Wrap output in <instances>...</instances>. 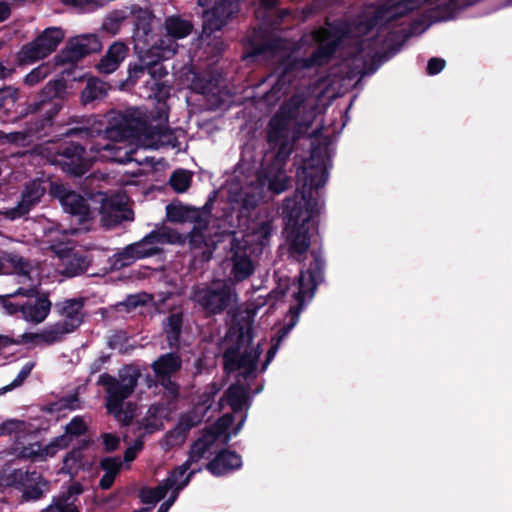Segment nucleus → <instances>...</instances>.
<instances>
[{
	"label": "nucleus",
	"instance_id": "nucleus-1",
	"mask_svg": "<svg viewBox=\"0 0 512 512\" xmlns=\"http://www.w3.org/2000/svg\"><path fill=\"white\" fill-rule=\"evenodd\" d=\"M107 117L108 127L104 135L90 146V154L74 143L63 149V165L68 172L77 176L82 175L96 160L120 163L132 161V154L138 147L156 149L169 142L168 116L164 103L158 107L157 118L149 122L139 109L125 114L111 112Z\"/></svg>",
	"mask_w": 512,
	"mask_h": 512
},
{
	"label": "nucleus",
	"instance_id": "nucleus-2",
	"mask_svg": "<svg viewBox=\"0 0 512 512\" xmlns=\"http://www.w3.org/2000/svg\"><path fill=\"white\" fill-rule=\"evenodd\" d=\"M297 177L302 188L295 194L293 200L286 202L288 222L285 235L291 257L300 260L310 246L307 233L312 220L320 211L319 199L314 195V190L325 184L326 166L323 161L312 158L298 171Z\"/></svg>",
	"mask_w": 512,
	"mask_h": 512
},
{
	"label": "nucleus",
	"instance_id": "nucleus-3",
	"mask_svg": "<svg viewBox=\"0 0 512 512\" xmlns=\"http://www.w3.org/2000/svg\"><path fill=\"white\" fill-rule=\"evenodd\" d=\"M303 99L300 96L293 97L291 101L283 106L280 112L275 115L269 123L268 140L278 147L276 162L266 168L258 177L260 188L257 191L246 193L242 198V206L245 209H253L264 196V188L273 193L279 194L287 189L289 178L281 167V163L291 153L296 138V118L300 111Z\"/></svg>",
	"mask_w": 512,
	"mask_h": 512
},
{
	"label": "nucleus",
	"instance_id": "nucleus-4",
	"mask_svg": "<svg viewBox=\"0 0 512 512\" xmlns=\"http://www.w3.org/2000/svg\"><path fill=\"white\" fill-rule=\"evenodd\" d=\"M60 319L37 333H24L23 343L33 345H52L61 341L67 334L75 331L83 321V302L68 299L56 304Z\"/></svg>",
	"mask_w": 512,
	"mask_h": 512
},
{
	"label": "nucleus",
	"instance_id": "nucleus-5",
	"mask_svg": "<svg viewBox=\"0 0 512 512\" xmlns=\"http://www.w3.org/2000/svg\"><path fill=\"white\" fill-rule=\"evenodd\" d=\"M153 16L147 10H139L136 14L135 31L133 35L134 49L137 53H150L159 59H168L177 49V39L164 29L157 35L151 33Z\"/></svg>",
	"mask_w": 512,
	"mask_h": 512
},
{
	"label": "nucleus",
	"instance_id": "nucleus-6",
	"mask_svg": "<svg viewBox=\"0 0 512 512\" xmlns=\"http://www.w3.org/2000/svg\"><path fill=\"white\" fill-rule=\"evenodd\" d=\"M139 376L140 373L136 368L127 366L120 371L119 379L106 374L99 378V382L106 387L108 393L106 404L108 412L125 424L133 418L134 414L130 405L124 409V400L134 391Z\"/></svg>",
	"mask_w": 512,
	"mask_h": 512
},
{
	"label": "nucleus",
	"instance_id": "nucleus-7",
	"mask_svg": "<svg viewBox=\"0 0 512 512\" xmlns=\"http://www.w3.org/2000/svg\"><path fill=\"white\" fill-rule=\"evenodd\" d=\"M261 352V341L254 340L253 330L247 324L238 330L237 346L225 351V367L229 372H237L244 378L254 376Z\"/></svg>",
	"mask_w": 512,
	"mask_h": 512
},
{
	"label": "nucleus",
	"instance_id": "nucleus-8",
	"mask_svg": "<svg viewBox=\"0 0 512 512\" xmlns=\"http://www.w3.org/2000/svg\"><path fill=\"white\" fill-rule=\"evenodd\" d=\"M178 239L179 236L169 230L153 231L140 241L129 244L114 254L112 266L115 269L128 267L138 260L159 254L163 244L175 243Z\"/></svg>",
	"mask_w": 512,
	"mask_h": 512
},
{
	"label": "nucleus",
	"instance_id": "nucleus-9",
	"mask_svg": "<svg viewBox=\"0 0 512 512\" xmlns=\"http://www.w3.org/2000/svg\"><path fill=\"white\" fill-rule=\"evenodd\" d=\"M191 298L208 314L220 313L237 302L234 290L222 280L194 288Z\"/></svg>",
	"mask_w": 512,
	"mask_h": 512
},
{
	"label": "nucleus",
	"instance_id": "nucleus-10",
	"mask_svg": "<svg viewBox=\"0 0 512 512\" xmlns=\"http://www.w3.org/2000/svg\"><path fill=\"white\" fill-rule=\"evenodd\" d=\"M190 468L185 463L175 467L157 487L146 488L141 491L142 501L147 504H155L167 494H170L168 499L175 502L179 492L188 485L192 476L197 472V470Z\"/></svg>",
	"mask_w": 512,
	"mask_h": 512
},
{
	"label": "nucleus",
	"instance_id": "nucleus-11",
	"mask_svg": "<svg viewBox=\"0 0 512 512\" xmlns=\"http://www.w3.org/2000/svg\"><path fill=\"white\" fill-rule=\"evenodd\" d=\"M14 275L13 280L18 285L14 294L22 295L26 298H33L37 295L40 285V274L38 267L29 263L18 254L10 258L9 272Z\"/></svg>",
	"mask_w": 512,
	"mask_h": 512
},
{
	"label": "nucleus",
	"instance_id": "nucleus-12",
	"mask_svg": "<svg viewBox=\"0 0 512 512\" xmlns=\"http://www.w3.org/2000/svg\"><path fill=\"white\" fill-rule=\"evenodd\" d=\"M64 33L60 28H47L33 42L24 45L18 52L21 63H33L52 53L63 40Z\"/></svg>",
	"mask_w": 512,
	"mask_h": 512
},
{
	"label": "nucleus",
	"instance_id": "nucleus-13",
	"mask_svg": "<svg viewBox=\"0 0 512 512\" xmlns=\"http://www.w3.org/2000/svg\"><path fill=\"white\" fill-rule=\"evenodd\" d=\"M198 4L207 8L203 13V34L206 35L220 30L238 11L237 0H198Z\"/></svg>",
	"mask_w": 512,
	"mask_h": 512
},
{
	"label": "nucleus",
	"instance_id": "nucleus-14",
	"mask_svg": "<svg viewBox=\"0 0 512 512\" xmlns=\"http://www.w3.org/2000/svg\"><path fill=\"white\" fill-rule=\"evenodd\" d=\"M230 253V277L236 282L250 277L256 267L255 257L260 254L259 248H251L235 238L231 244Z\"/></svg>",
	"mask_w": 512,
	"mask_h": 512
},
{
	"label": "nucleus",
	"instance_id": "nucleus-15",
	"mask_svg": "<svg viewBox=\"0 0 512 512\" xmlns=\"http://www.w3.org/2000/svg\"><path fill=\"white\" fill-rule=\"evenodd\" d=\"M50 192L60 200L63 209L77 217L79 222L82 223L91 218L92 212L89 204L81 195L67 190L60 183H51Z\"/></svg>",
	"mask_w": 512,
	"mask_h": 512
},
{
	"label": "nucleus",
	"instance_id": "nucleus-16",
	"mask_svg": "<svg viewBox=\"0 0 512 512\" xmlns=\"http://www.w3.org/2000/svg\"><path fill=\"white\" fill-rule=\"evenodd\" d=\"M131 219L125 194H116L102 199L101 223L107 228L114 227L123 220Z\"/></svg>",
	"mask_w": 512,
	"mask_h": 512
},
{
	"label": "nucleus",
	"instance_id": "nucleus-17",
	"mask_svg": "<svg viewBox=\"0 0 512 512\" xmlns=\"http://www.w3.org/2000/svg\"><path fill=\"white\" fill-rule=\"evenodd\" d=\"M46 192L44 181L33 180L30 182L21 194V199L15 207L3 211V215L11 220L20 218L40 202Z\"/></svg>",
	"mask_w": 512,
	"mask_h": 512
},
{
	"label": "nucleus",
	"instance_id": "nucleus-18",
	"mask_svg": "<svg viewBox=\"0 0 512 512\" xmlns=\"http://www.w3.org/2000/svg\"><path fill=\"white\" fill-rule=\"evenodd\" d=\"M101 49V43L96 35L88 34L72 38L62 50V62H77L84 56Z\"/></svg>",
	"mask_w": 512,
	"mask_h": 512
},
{
	"label": "nucleus",
	"instance_id": "nucleus-19",
	"mask_svg": "<svg viewBox=\"0 0 512 512\" xmlns=\"http://www.w3.org/2000/svg\"><path fill=\"white\" fill-rule=\"evenodd\" d=\"M63 89L64 85L61 81L48 82L42 91L40 99L29 105L28 112H42L48 118H51L53 115L57 114L61 108V103L56 98Z\"/></svg>",
	"mask_w": 512,
	"mask_h": 512
},
{
	"label": "nucleus",
	"instance_id": "nucleus-20",
	"mask_svg": "<svg viewBox=\"0 0 512 512\" xmlns=\"http://www.w3.org/2000/svg\"><path fill=\"white\" fill-rule=\"evenodd\" d=\"M28 300L21 305L22 318L33 324L42 323L48 316L51 310V302L45 294H39Z\"/></svg>",
	"mask_w": 512,
	"mask_h": 512
},
{
	"label": "nucleus",
	"instance_id": "nucleus-21",
	"mask_svg": "<svg viewBox=\"0 0 512 512\" xmlns=\"http://www.w3.org/2000/svg\"><path fill=\"white\" fill-rule=\"evenodd\" d=\"M274 230L273 220L270 218L259 219L251 227L247 234L239 239L240 242L251 248H259V253L269 242V238Z\"/></svg>",
	"mask_w": 512,
	"mask_h": 512
},
{
	"label": "nucleus",
	"instance_id": "nucleus-22",
	"mask_svg": "<svg viewBox=\"0 0 512 512\" xmlns=\"http://www.w3.org/2000/svg\"><path fill=\"white\" fill-rule=\"evenodd\" d=\"M83 492L80 483L72 484L68 490L53 498L51 504L42 512H79L75 505L76 497Z\"/></svg>",
	"mask_w": 512,
	"mask_h": 512
},
{
	"label": "nucleus",
	"instance_id": "nucleus-23",
	"mask_svg": "<svg viewBox=\"0 0 512 512\" xmlns=\"http://www.w3.org/2000/svg\"><path fill=\"white\" fill-rule=\"evenodd\" d=\"M201 420L202 418L198 414L197 410L182 416L177 426L166 436L168 445L176 446L182 444L185 441L187 432L194 426L198 425Z\"/></svg>",
	"mask_w": 512,
	"mask_h": 512
},
{
	"label": "nucleus",
	"instance_id": "nucleus-24",
	"mask_svg": "<svg viewBox=\"0 0 512 512\" xmlns=\"http://www.w3.org/2000/svg\"><path fill=\"white\" fill-rule=\"evenodd\" d=\"M127 46L122 42H115L110 46L106 55L100 60L97 67L100 72L109 74L114 72L125 59Z\"/></svg>",
	"mask_w": 512,
	"mask_h": 512
},
{
	"label": "nucleus",
	"instance_id": "nucleus-25",
	"mask_svg": "<svg viewBox=\"0 0 512 512\" xmlns=\"http://www.w3.org/2000/svg\"><path fill=\"white\" fill-rule=\"evenodd\" d=\"M241 464V457L238 454L230 451H223L207 465V469L212 474L220 476L233 469L239 468Z\"/></svg>",
	"mask_w": 512,
	"mask_h": 512
},
{
	"label": "nucleus",
	"instance_id": "nucleus-26",
	"mask_svg": "<svg viewBox=\"0 0 512 512\" xmlns=\"http://www.w3.org/2000/svg\"><path fill=\"white\" fill-rule=\"evenodd\" d=\"M181 367V359L174 353L160 356L152 364V369L159 380L165 381Z\"/></svg>",
	"mask_w": 512,
	"mask_h": 512
},
{
	"label": "nucleus",
	"instance_id": "nucleus-27",
	"mask_svg": "<svg viewBox=\"0 0 512 512\" xmlns=\"http://www.w3.org/2000/svg\"><path fill=\"white\" fill-rule=\"evenodd\" d=\"M147 73L153 80L152 88H156L162 96L168 94V89L164 86L163 83H160L159 80L167 74L166 70L162 65L154 64V65H136L130 71L131 78H138L141 75Z\"/></svg>",
	"mask_w": 512,
	"mask_h": 512
},
{
	"label": "nucleus",
	"instance_id": "nucleus-28",
	"mask_svg": "<svg viewBox=\"0 0 512 512\" xmlns=\"http://www.w3.org/2000/svg\"><path fill=\"white\" fill-rule=\"evenodd\" d=\"M223 401H226L234 412L241 411L248 405L247 389L240 384L232 385L225 393Z\"/></svg>",
	"mask_w": 512,
	"mask_h": 512
},
{
	"label": "nucleus",
	"instance_id": "nucleus-29",
	"mask_svg": "<svg viewBox=\"0 0 512 512\" xmlns=\"http://www.w3.org/2000/svg\"><path fill=\"white\" fill-rule=\"evenodd\" d=\"M214 441L215 434H211L206 431L201 438L193 443L189 451L188 458L184 463L191 467L192 464L201 460Z\"/></svg>",
	"mask_w": 512,
	"mask_h": 512
},
{
	"label": "nucleus",
	"instance_id": "nucleus-30",
	"mask_svg": "<svg viewBox=\"0 0 512 512\" xmlns=\"http://www.w3.org/2000/svg\"><path fill=\"white\" fill-rule=\"evenodd\" d=\"M192 28L191 22L177 16L168 17L163 26L164 31L177 40L187 37L191 33Z\"/></svg>",
	"mask_w": 512,
	"mask_h": 512
},
{
	"label": "nucleus",
	"instance_id": "nucleus-31",
	"mask_svg": "<svg viewBox=\"0 0 512 512\" xmlns=\"http://www.w3.org/2000/svg\"><path fill=\"white\" fill-rule=\"evenodd\" d=\"M106 92L107 89L103 82L90 79L81 93L82 102L88 104L94 100L101 99L106 95Z\"/></svg>",
	"mask_w": 512,
	"mask_h": 512
},
{
	"label": "nucleus",
	"instance_id": "nucleus-32",
	"mask_svg": "<svg viewBox=\"0 0 512 512\" xmlns=\"http://www.w3.org/2000/svg\"><path fill=\"white\" fill-rule=\"evenodd\" d=\"M310 290H311L310 281H309V279H307L306 273L304 271H301V273L299 275V288H298V291L296 293H294L295 298L298 302V307L290 308V313L292 314V319H293V322H292L290 328H292L296 324V318L298 317L299 309H300L301 305L303 304L304 297L307 295V293Z\"/></svg>",
	"mask_w": 512,
	"mask_h": 512
},
{
	"label": "nucleus",
	"instance_id": "nucleus-33",
	"mask_svg": "<svg viewBox=\"0 0 512 512\" xmlns=\"http://www.w3.org/2000/svg\"><path fill=\"white\" fill-rule=\"evenodd\" d=\"M70 444V439L67 435H61L54 438L49 444L41 446L39 460H46L55 456L58 451L67 448Z\"/></svg>",
	"mask_w": 512,
	"mask_h": 512
},
{
	"label": "nucleus",
	"instance_id": "nucleus-34",
	"mask_svg": "<svg viewBox=\"0 0 512 512\" xmlns=\"http://www.w3.org/2000/svg\"><path fill=\"white\" fill-rule=\"evenodd\" d=\"M85 466L82 451L80 449L72 450L63 460V471L71 476L76 475L79 470Z\"/></svg>",
	"mask_w": 512,
	"mask_h": 512
},
{
	"label": "nucleus",
	"instance_id": "nucleus-35",
	"mask_svg": "<svg viewBox=\"0 0 512 512\" xmlns=\"http://www.w3.org/2000/svg\"><path fill=\"white\" fill-rule=\"evenodd\" d=\"M18 100V90L8 86L0 89V112L9 113L14 110Z\"/></svg>",
	"mask_w": 512,
	"mask_h": 512
},
{
	"label": "nucleus",
	"instance_id": "nucleus-36",
	"mask_svg": "<svg viewBox=\"0 0 512 512\" xmlns=\"http://www.w3.org/2000/svg\"><path fill=\"white\" fill-rule=\"evenodd\" d=\"M77 232V229H71L69 232L60 231L58 229H50L46 233L47 243H49L50 248L56 252L66 251V248L58 250V247L68 241V234H75Z\"/></svg>",
	"mask_w": 512,
	"mask_h": 512
},
{
	"label": "nucleus",
	"instance_id": "nucleus-37",
	"mask_svg": "<svg viewBox=\"0 0 512 512\" xmlns=\"http://www.w3.org/2000/svg\"><path fill=\"white\" fill-rule=\"evenodd\" d=\"M182 319L179 314H172L167 319L166 333L170 345L176 343L181 329Z\"/></svg>",
	"mask_w": 512,
	"mask_h": 512
},
{
	"label": "nucleus",
	"instance_id": "nucleus-38",
	"mask_svg": "<svg viewBox=\"0 0 512 512\" xmlns=\"http://www.w3.org/2000/svg\"><path fill=\"white\" fill-rule=\"evenodd\" d=\"M191 175L186 171H177L172 174L170 184L177 192H184L190 186Z\"/></svg>",
	"mask_w": 512,
	"mask_h": 512
},
{
	"label": "nucleus",
	"instance_id": "nucleus-39",
	"mask_svg": "<svg viewBox=\"0 0 512 512\" xmlns=\"http://www.w3.org/2000/svg\"><path fill=\"white\" fill-rule=\"evenodd\" d=\"M26 431L25 422L17 419H8L0 424V436L19 434Z\"/></svg>",
	"mask_w": 512,
	"mask_h": 512
},
{
	"label": "nucleus",
	"instance_id": "nucleus-40",
	"mask_svg": "<svg viewBox=\"0 0 512 512\" xmlns=\"http://www.w3.org/2000/svg\"><path fill=\"white\" fill-rule=\"evenodd\" d=\"M18 296L19 295L14 294V291L6 295L0 296V307L2 308L4 313H6L7 315H14L17 312L21 313L22 303L12 301L13 298Z\"/></svg>",
	"mask_w": 512,
	"mask_h": 512
},
{
	"label": "nucleus",
	"instance_id": "nucleus-41",
	"mask_svg": "<svg viewBox=\"0 0 512 512\" xmlns=\"http://www.w3.org/2000/svg\"><path fill=\"white\" fill-rule=\"evenodd\" d=\"M87 430V424L81 417H74L67 425L65 433L72 440V437H77L85 433Z\"/></svg>",
	"mask_w": 512,
	"mask_h": 512
},
{
	"label": "nucleus",
	"instance_id": "nucleus-42",
	"mask_svg": "<svg viewBox=\"0 0 512 512\" xmlns=\"http://www.w3.org/2000/svg\"><path fill=\"white\" fill-rule=\"evenodd\" d=\"M32 368H33V363H31V362L26 363L22 367V369L19 372V374L17 375V377L9 385H6V386L0 388V396L5 394L6 392L13 390L16 387H19L24 382V380L27 378V376L30 374Z\"/></svg>",
	"mask_w": 512,
	"mask_h": 512
},
{
	"label": "nucleus",
	"instance_id": "nucleus-43",
	"mask_svg": "<svg viewBox=\"0 0 512 512\" xmlns=\"http://www.w3.org/2000/svg\"><path fill=\"white\" fill-rule=\"evenodd\" d=\"M123 21L124 16L121 13L115 12L105 19L102 27L106 32L110 34H116L119 31Z\"/></svg>",
	"mask_w": 512,
	"mask_h": 512
},
{
	"label": "nucleus",
	"instance_id": "nucleus-44",
	"mask_svg": "<svg viewBox=\"0 0 512 512\" xmlns=\"http://www.w3.org/2000/svg\"><path fill=\"white\" fill-rule=\"evenodd\" d=\"M79 408L78 398L74 396H70L67 398L60 399L59 401L53 403L50 407L51 412H60L63 410H75Z\"/></svg>",
	"mask_w": 512,
	"mask_h": 512
},
{
	"label": "nucleus",
	"instance_id": "nucleus-45",
	"mask_svg": "<svg viewBox=\"0 0 512 512\" xmlns=\"http://www.w3.org/2000/svg\"><path fill=\"white\" fill-rule=\"evenodd\" d=\"M50 74V68L47 65H41L32 70L25 77V83L28 85H35Z\"/></svg>",
	"mask_w": 512,
	"mask_h": 512
},
{
	"label": "nucleus",
	"instance_id": "nucleus-46",
	"mask_svg": "<svg viewBox=\"0 0 512 512\" xmlns=\"http://www.w3.org/2000/svg\"><path fill=\"white\" fill-rule=\"evenodd\" d=\"M233 422V417L229 414L221 417L217 423L207 430L208 433L215 434V439L222 433H224Z\"/></svg>",
	"mask_w": 512,
	"mask_h": 512
},
{
	"label": "nucleus",
	"instance_id": "nucleus-47",
	"mask_svg": "<svg viewBox=\"0 0 512 512\" xmlns=\"http://www.w3.org/2000/svg\"><path fill=\"white\" fill-rule=\"evenodd\" d=\"M122 463L119 458H106L101 462V467L105 470V473L111 474L116 477Z\"/></svg>",
	"mask_w": 512,
	"mask_h": 512
},
{
	"label": "nucleus",
	"instance_id": "nucleus-48",
	"mask_svg": "<svg viewBox=\"0 0 512 512\" xmlns=\"http://www.w3.org/2000/svg\"><path fill=\"white\" fill-rule=\"evenodd\" d=\"M26 138V134L24 132H11L4 133L0 130V143H16L20 141H24Z\"/></svg>",
	"mask_w": 512,
	"mask_h": 512
},
{
	"label": "nucleus",
	"instance_id": "nucleus-49",
	"mask_svg": "<svg viewBox=\"0 0 512 512\" xmlns=\"http://www.w3.org/2000/svg\"><path fill=\"white\" fill-rule=\"evenodd\" d=\"M41 451V445L39 443L30 444L24 447L21 451V456L24 458H31L33 460H39V454Z\"/></svg>",
	"mask_w": 512,
	"mask_h": 512
},
{
	"label": "nucleus",
	"instance_id": "nucleus-50",
	"mask_svg": "<svg viewBox=\"0 0 512 512\" xmlns=\"http://www.w3.org/2000/svg\"><path fill=\"white\" fill-rule=\"evenodd\" d=\"M102 440L105 450L108 452L114 451L119 445V438L111 433H104Z\"/></svg>",
	"mask_w": 512,
	"mask_h": 512
},
{
	"label": "nucleus",
	"instance_id": "nucleus-51",
	"mask_svg": "<svg viewBox=\"0 0 512 512\" xmlns=\"http://www.w3.org/2000/svg\"><path fill=\"white\" fill-rule=\"evenodd\" d=\"M445 67V60L441 58H432L427 65V72L430 75H435L441 72Z\"/></svg>",
	"mask_w": 512,
	"mask_h": 512
},
{
	"label": "nucleus",
	"instance_id": "nucleus-52",
	"mask_svg": "<svg viewBox=\"0 0 512 512\" xmlns=\"http://www.w3.org/2000/svg\"><path fill=\"white\" fill-rule=\"evenodd\" d=\"M26 477V472L22 470H14L10 473L7 479L2 476L1 483L4 485H15L17 482H21Z\"/></svg>",
	"mask_w": 512,
	"mask_h": 512
},
{
	"label": "nucleus",
	"instance_id": "nucleus-53",
	"mask_svg": "<svg viewBox=\"0 0 512 512\" xmlns=\"http://www.w3.org/2000/svg\"><path fill=\"white\" fill-rule=\"evenodd\" d=\"M14 253L0 251V274H7L9 272L10 258Z\"/></svg>",
	"mask_w": 512,
	"mask_h": 512
},
{
	"label": "nucleus",
	"instance_id": "nucleus-54",
	"mask_svg": "<svg viewBox=\"0 0 512 512\" xmlns=\"http://www.w3.org/2000/svg\"><path fill=\"white\" fill-rule=\"evenodd\" d=\"M142 449V443H136L134 446L129 447L124 454V459L130 462L135 459L136 454Z\"/></svg>",
	"mask_w": 512,
	"mask_h": 512
},
{
	"label": "nucleus",
	"instance_id": "nucleus-55",
	"mask_svg": "<svg viewBox=\"0 0 512 512\" xmlns=\"http://www.w3.org/2000/svg\"><path fill=\"white\" fill-rule=\"evenodd\" d=\"M64 4L76 8H84L88 5L96 4L99 0H62Z\"/></svg>",
	"mask_w": 512,
	"mask_h": 512
},
{
	"label": "nucleus",
	"instance_id": "nucleus-56",
	"mask_svg": "<svg viewBox=\"0 0 512 512\" xmlns=\"http://www.w3.org/2000/svg\"><path fill=\"white\" fill-rule=\"evenodd\" d=\"M11 13L10 4L7 1H0V22L5 21Z\"/></svg>",
	"mask_w": 512,
	"mask_h": 512
},
{
	"label": "nucleus",
	"instance_id": "nucleus-57",
	"mask_svg": "<svg viewBox=\"0 0 512 512\" xmlns=\"http://www.w3.org/2000/svg\"><path fill=\"white\" fill-rule=\"evenodd\" d=\"M114 479L115 476L105 473L100 479L99 485L102 489H109L112 486Z\"/></svg>",
	"mask_w": 512,
	"mask_h": 512
},
{
	"label": "nucleus",
	"instance_id": "nucleus-58",
	"mask_svg": "<svg viewBox=\"0 0 512 512\" xmlns=\"http://www.w3.org/2000/svg\"><path fill=\"white\" fill-rule=\"evenodd\" d=\"M168 216L172 221H182L181 209H171L168 211Z\"/></svg>",
	"mask_w": 512,
	"mask_h": 512
},
{
	"label": "nucleus",
	"instance_id": "nucleus-59",
	"mask_svg": "<svg viewBox=\"0 0 512 512\" xmlns=\"http://www.w3.org/2000/svg\"><path fill=\"white\" fill-rule=\"evenodd\" d=\"M165 388L168 390V392L172 396H176L178 389H177V386L174 383L168 381V383L166 384Z\"/></svg>",
	"mask_w": 512,
	"mask_h": 512
},
{
	"label": "nucleus",
	"instance_id": "nucleus-60",
	"mask_svg": "<svg viewBox=\"0 0 512 512\" xmlns=\"http://www.w3.org/2000/svg\"><path fill=\"white\" fill-rule=\"evenodd\" d=\"M174 502H171V500H167L164 503L161 504L157 512H167L169 508L173 505Z\"/></svg>",
	"mask_w": 512,
	"mask_h": 512
},
{
	"label": "nucleus",
	"instance_id": "nucleus-61",
	"mask_svg": "<svg viewBox=\"0 0 512 512\" xmlns=\"http://www.w3.org/2000/svg\"><path fill=\"white\" fill-rule=\"evenodd\" d=\"M275 354V348H271L268 353H267V358H266V361L264 362V365H263V370L266 369L267 365L269 364V362L271 361V359L273 358Z\"/></svg>",
	"mask_w": 512,
	"mask_h": 512
},
{
	"label": "nucleus",
	"instance_id": "nucleus-62",
	"mask_svg": "<svg viewBox=\"0 0 512 512\" xmlns=\"http://www.w3.org/2000/svg\"><path fill=\"white\" fill-rule=\"evenodd\" d=\"M11 343H12L11 339L8 338L7 336H0V350L4 347L8 346Z\"/></svg>",
	"mask_w": 512,
	"mask_h": 512
},
{
	"label": "nucleus",
	"instance_id": "nucleus-63",
	"mask_svg": "<svg viewBox=\"0 0 512 512\" xmlns=\"http://www.w3.org/2000/svg\"><path fill=\"white\" fill-rule=\"evenodd\" d=\"M26 496L29 497V498L37 499V498H39L41 496V492L38 491V490H34L33 492L27 491L26 492Z\"/></svg>",
	"mask_w": 512,
	"mask_h": 512
},
{
	"label": "nucleus",
	"instance_id": "nucleus-64",
	"mask_svg": "<svg viewBox=\"0 0 512 512\" xmlns=\"http://www.w3.org/2000/svg\"><path fill=\"white\" fill-rule=\"evenodd\" d=\"M263 5L267 6V7H272L276 4V1L277 0H261Z\"/></svg>",
	"mask_w": 512,
	"mask_h": 512
}]
</instances>
